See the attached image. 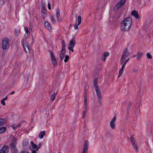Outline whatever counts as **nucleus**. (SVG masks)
Masks as SVG:
<instances>
[{
  "label": "nucleus",
  "mask_w": 153,
  "mask_h": 153,
  "mask_svg": "<svg viewBox=\"0 0 153 153\" xmlns=\"http://www.w3.org/2000/svg\"><path fill=\"white\" fill-rule=\"evenodd\" d=\"M48 8L49 10H51V4L50 3H48Z\"/></svg>",
  "instance_id": "nucleus-48"
},
{
  "label": "nucleus",
  "mask_w": 153,
  "mask_h": 153,
  "mask_svg": "<svg viewBox=\"0 0 153 153\" xmlns=\"http://www.w3.org/2000/svg\"><path fill=\"white\" fill-rule=\"evenodd\" d=\"M45 27L48 30H51V27L50 24L47 22H45L44 24Z\"/></svg>",
  "instance_id": "nucleus-19"
},
{
  "label": "nucleus",
  "mask_w": 153,
  "mask_h": 153,
  "mask_svg": "<svg viewBox=\"0 0 153 153\" xmlns=\"http://www.w3.org/2000/svg\"><path fill=\"white\" fill-rule=\"evenodd\" d=\"M9 148L7 146H4L1 149V153H8Z\"/></svg>",
  "instance_id": "nucleus-9"
},
{
  "label": "nucleus",
  "mask_w": 153,
  "mask_h": 153,
  "mask_svg": "<svg viewBox=\"0 0 153 153\" xmlns=\"http://www.w3.org/2000/svg\"><path fill=\"white\" fill-rule=\"evenodd\" d=\"M69 59V56L67 55H65V59L64 60V61L65 62H68Z\"/></svg>",
  "instance_id": "nucleus-33"
},
{
  "label": "nucleus",
  "mask_w": 153,
  "mask_h": 153,
  "mask_svg": "<svg viewBox=\"0 0 153 153\" xmlns=\"http://www.w3.org/2000/svg\"><path fill=\"white\" fill-rule=\"evenodd\" d=\"M27 152L26 151H22L21 152V153H27Z\"/></svg>",
  "instance_id": "nucleus-55"
},
{
  "label": "nucleus",
  "mask_w": 153,
  "mask_h": 153,
  "mask_svg": "<svg viewBox=\"0 0 153 153\" xmlns=\"http://www.w3.org/2000/svg\"><path fill=\"white\" fill-rule=\"evenodd\" d=\"M130 140L132 143H134V142H135V140L134 139V137H131L130 138Z\"/></svg>",
  "instance_id": "nucleus-37"
},
{
  "label": "nucleus",
  "mask_w": 153,
  "mask_h": 153,
  "mask_svg": "<svg viewBox=\"0 0 153 153\" xmlns=\"http://www.w3.org/2000/svg\"><path fill=\"white\" fill-rule=\"evenodd\" d=\"M131 105H132L131 103V102H129L128 103V106L131 107Z\"/></svg>",
  "instance_id": "nucleus-54"
},
{
  "label": "nucleus",
  "mask_w": 153,
  "mask_h": 153,
  "mask_svg": "<svg viewBox=\"0 0 153 153\" xmlns=\"http://www.w3.org/2000/svg\"><path fill=\"white\" fill-rule=\"evenodd\" d=\"M5 120L4 119H0V126L2 125L4 122Z\"/></svg>",
  "instance_id": "nucleus-35"
},
{
  "label": "nucleus",
  "mask_w": 153,
  "mask_h": 153,
  "mask_svg": "<svg viewBox=\"0 0 153 153\" xmlns=\"http://www.w3.org/2000/svg\"><path fill=\"white\" fill-rule=\"evenodd\" d=\"M131 108V107L128 106L127 109V114H129Z\"/></svg>",
  "instance_id": "nucleus-38"
},
{
  "label": "nucleus",
  "mask_w": 153,
  "mask_h": 153,
  "mask_svg": "<svg viewBox=\"0 0 153 153\" xmlns=\"http://www.w3.org/2000/svg\"><path fill=\"white\" fill-rule=\"evenodd\" d=\"M29 143L28 140L27 139H25L23 141V143Z\"/></svg>",
  "instance_id": "nucleus-40"
},
{
  "label": "nucleus",
  "mask_w": 153,
  "mask_h": 153,
  "mask_svg": "<svg viewBox=\"0 0 153 153\" xmlns=\"http://www.w3.org/2000/svg\"><path fill=\"white\" fill-rule=\"evenodd\" d=\"M41 147L40 144H38L37 145L36 144H31L29 148L31 150H35L38 151Z\"/></svg>",
  "instance_id": "nucleus-7"
},
{
  "label": "nucleus",
  "mask_w": 153,
  "mask_h": 153,
  "mask_svg": "<svg viewBox=\"0 0 153 153\" xmlns=\"http://www.w3.org/2000/svg\"><path fill=\"white\" fill-rule=\"evenodd\" d=\"M20 125L21 124L19 123L16 126H15L14 125H13L12 126L13 129H15L17 128H19V127L20 126Z\"/></svg>",
  "instance_id": "nucleus-28"
},
{
  "label": "nucleus",
  "mask_w": 153,
  "mask_h": 153,
  "mask_svg": "<svg viewBox=\"0 0 153 153\" xmlns=\"http://www.w3.org/2000/svg\"><path fill=\"white\" fill-rule=\"evenodd\" d=\"M94 86L97 95L99 102L100 104L102 101V95L97 81H94Z\"/></svg>",
  "instance_id": "nucleus-2"
},
{
  "label": "nucleus",
  "mask_w": 153,
  "mask_h": 153,
  "mask_svg": "<svg viewBox=\"0 0 153 153\" xmlns=\"http://www.w3.org/2000/svg\"><path fill=\"white\" fill-rule=\"evenodd\" d=\"M10 147L11 152L18 151L15 144H10Z\"/></svg>",
  "instance_id": "nucleus-13"
},
{
  "label": "nucleus",
  "mask_w": 153,
  "mask_h": 153,
  "mask_svg": "<svg viewBox=\"0 0 153 153\" xmlns=\"http://www.w3.org/2000/svg\"><path fill=\"white\" fill-rule=\"evenodd\" d=\"M126 0H121L116 5L114 9L117 10L120 8L122 7L125 3Z\"/></svg>",
  "instance_id": "nucleus-5"
},
{
  "label": "nucleus",
  "mask_w": 153,
  "mask_h": 153,
  "mask_svg": "<svg viewBox=\"0 0 153 153\" xmlns=\"http://www.w3.org/2000/svg\"><path fill=\"white\" fill-rule=\"evenodd\" d=\"M132 21L131 17L124 19L121 24V30L123 31H128L130 28Z\"/></svg>",
  "instance_id": "nucleus-1"
},
{
  "label": "nucleus",
  "mask_w": 153,
  "mask_h": 153,
  "mask_svg": "<svg viewBox=\"0 0 153 153\" xmlns=\"http://www.w3.org/2000/svg\"><path fill=\"white\" fill-rule=\"evenodd\" d=\"M61 44L62 45V49L64 50V49H65V44L64 40H62L61 42Z\"/></svg>",
  "instance_id": "nucleus-26"
},
{
  "label": "nucleus",
  "mask_w": 153,
  "mask_h": 153,
  "mask_svg": "<svg viewBox=\"0 0 153 153\" xmlns=\"http://www.w3.org/2000/svg\"><path fill=\"white\" fill-rule=\"evenodd\" d=\"M3 100H7V96H6V97H5V98H4L3 99Z\"/></svg>",
  "instance_id": "nucleus-58"
},
{
  "label": "nucleus",
  "mask_w": 153,
  "mask_h": 153,
  "mask_svg": "<svg viewBox=\"0 0 153 153\" xmlns=\"http://www.w3.org/2000/svg\"><path fill=\"white\" fill-rule=\"evenodd\" d=\"M50 18L53 24H55L56 23V21L52 15L50 16Z\"/></svg>",
  "instance_id": "nucleus-24"
},
{
  "label": "nucleus",
  "mask_w": 153,
  "mask_h": 153,
  "mask_svg": "<svg viewBox=\"0 0 153 153\" xmlns=\"http://www.w3.org/2000/svg\"><path fill=\"white\" fill-rule=\"evenodd\" d=\"M21 42L25 52L27 53H30V48L27 41L25 39H22Z\"/></svg>",
  "instance_id": "nucleus-3"
},
{
  "label": "nucleus",
  "mask_w": 153,
  "mask_h": 153,
  "mask_svg": "<svg viewBox=\"0 0 153 153\" xmlns=\"http://www.w3.org/2000/svg\"><path fill=\"white\" fill-rule=\"evenodd\" d=\"M11 153H18V151L17 152H12Z\"/></svg>",
  "instance_id": "nucleus-61"
},
{
  "label": "nucleus",
  "mask_w": 153,
  "mask_h": 153,
  "mask_svg": "<svg viewBox=\"0 0 153 153\" xmlns=\"http://www.w3.org/2000/svg\"><path fill=\"white\" fill-rule=\"evenodd\" d=\"M125 65H124V64H123V65H122V67H121V68L122 69H123L124 70V69Z\"/></svg>",
  "instance_id": "nucleus-52"
},
{
  "label": "nucleus",
  "mask_w": 153,
  "mask_h": 153,
  "mask_svg": "<svg viewBox=\"0 0 153 153\" xmlns=\"http://www.w3.org/2000/svg\"><path fill=\"white\" fill-rule=\"evenodd\" d=\"M116 117L115 116H114L113 117V119L111 120V121L110 122H113L115 123V122L116 120Z\"/></svg>",
  "instance_id": "nucleus-42"
},
{
  "label": "nucleus",
  "mask_w": 153,
  "mask_h": 153,
  "mask_svg": "<svg viewBox=\"0 0 153 153\" xmlns=\"http://www.w3.org/2000/svg\"><path fill=\"white\" fill-rule=\"evenodd\" d=\"M123 69H122L121 68V69L120 70V71H119V75L118 76V78H119L122 75L123 73Z\"/></svg>",
  "instance_id": "nucleus-25"
},
{
  "label": "nucleus",
  "mask_w": 153,
  "mask_h": 153,
  "mask_svg": "<svg viewBox=\"0 0 153 153\" xmlns=\"http://www.w3.org/2000/svg\"><path fill=\"white\" fill-rule=\"evenodd\" d=\"M86 90L85 89V93H86ZM84 97L85 98H85L86 97H87V96H86V94H85L84 95Z\"/></svg>",
  "instance_id": "nucleus-53"
},
{
  "label": "nucleus",
  "mask_w": 153,
  "mask_h": 153,
  "mask_svg": "<svg viewBox=\"0 0 153 153\" xmlns=\"http://www.w3.org/2000/svg\"><path fill=\"white\" fill-rule=\"evenodd\" d=\"M86 101H87V98H85V99H84V102H87Z\"/></svg>",
  "instance_id": "nucleus-62"
},
{
  "label": "nucleus",
  "mask_w": 153,
  "mask_h": 153,
  "mask_svg": "<svg viewBox=\"0 0 153 153\" xmlns=\"http://www.w3.org/2000/svg\"><path fill=\"white\" fill-rule=\"evenodd\" d=\"M60 10L59 8H57L56 10V17L58 22H60L62 20V19L60 17Z\"/></svg>",
  "instance_id": "nucleus-11"
},
{
  "label": "nucleus",
  "mask_w": 153,
  "mask_h": 153,
  "mask_svg": "<svg viewBox=\"0 0 153 153\" xmlns=\"http://www.w3.org/2000/svg\"><path fill=\"white\" fill-rule=\"evenodd\" d=\"M86 110H85L84 111L83 113V116H82V118H84L85 117L86 114Z\"/></svg>",
  "instance_id": "nucleus-47"
},
{
  "label": "nucleus",
  "mask_w": 153,
  "mask_h": 153,
  "mask_svg": "<svg viewBox=\"0 0 153 153\" xmlns=\"http://www.w3.org/2000/svg\"><path fill=\"white\" fill-rule=\"evenodd\" d=\"M109 55V53L107 52L106 51L102 55V60L105 62V60H106V57Z\"/></svg>",
  "instance_id": "nucleus-14"
},
{
  "label": "nucleus",
  "mask_w": 153,
  "mask_h": 153,
  "mask_svg": "<svg viewBox=\"0 0 153 153\" xmlns=\"http://www.w3.org/2000/svg\"><path fill=\"white\" fill-rule=\"evenodd\" d=\"M25 37L26 39H28L30 37V33H25Z\"/></svg>",
  "instance_id": "nucleus-31"
},
{
  "label": "nucleus",
  "mask_w": 153,
  "mask_h": 153,
  "mask_svg": "<svg viewBox=\"0 0 153 153\" xmlns=\"http://www.w3.org/2000/svg\"><path fill=\"white\" fill-rule=\"evenodd\" d=\"M76 21L78 22V25H80L81 22V16H79L78 17V19L76 20Z\"/></svg>",
  "instance_id": "nucleus-27"
},
{
  "label": "nucleus",
  "mask_w": 153,
  "mask_h": 153,
  "mask_svg": "<svg viewBox=\"0 0 153 153\" xmlns=\"http://www.w3.org/2000/svg\"><path fill=\"white\" fill-rule=\"evenodd\" d=\"M57 94V93H55L52 94L50 100L52 101H53L56 98V95Z\"/></svg>",
  "instance_id": "nucleus-21"
},
{
  "label": "nucleus",
  "mask_w": 153,
  "mask_h": 153,
  "mask_svg": "<svg viewBox=\"0 0 153 153\" xmlns=\"http://www.w3.org/2000/svg\"><path fill=\"white\" fill-rule=\"evenodd\" d=\"M75 37L71 40L70 42L68 44V47H71V48H74L76 44V42L74 40Z\"/></svg>",
  "instance_id": "nucleus-8"
},
{
  "label": "nucleus",
  "mask_w": 153,
  "mask_h": 153,
  "mask_svg": "<svg viewBox=\"0 0 153 153\" xmlns=\"http://www.w3.org/2000/svg\"><path fill=\"white\" fill-rule=\"evenodd\" d=\"M130 57L127 60H126L125 61V62H124V63H123V64H124V65H126V63L128 62V61H129L130 59Z\"/></svg>",
  "instance_id": "nucleus-46"
},
{
  "label": "nucleus",
  "mask_w": 153,
  "mask_h": 153,
  "mask_svg": "<svg viewBox=\"0 0 153 153\" xmlns=\"http://www.w3.org/2000/svg\"><path fill=\"white\" fill-rule=\"evenodd\" d=\"M65 55V54H60V59L61 60H62L64 58V56Z\"/></svg>",
  "instance_id": "nucleus-39"
},
{
  "label": "nucleus",
  "mask_w": 153,
  "mask_h": 153,
  "mask_svg": "<svg viewBox=\"0 0 153 153\" xmlns=\"http://www.w3.org/2000/svg\"><path fill=\"white\" fill-rule=\"evenodd\" d=\"M126 58H125L123 56H121L120 60V62H121V64L122 65L123 64V63L124 61V60Z\"/></svg>",
  "instance_id": "nucleus-30"
},
{
  "label": "nucleus",
  "mask_w": 153,
  "mask_h": 153,
  "mask_svg": "<svg viewBox=\"0 0 153 153\" xmlns=\"http://www.w3.org/2000/svg\"><path fill=\"white\" fill-rule=\"evenodd\" d=\"M66 52L65 49H64V50H63V49H62L61 51L60 52V54H65V53Z\"/></svg>",
  "instance_id": "nucleus-32"
},
{
  "label": "nucleus",
  "mask_w": 153,
  "mask_h": 153,
  "mask_svg": "<svg viewBox=\"0 0 153 153\" xmlns=\"http://www.w3.org/2000/svg\"><path fill=\"white\" fill-rule=\"evenodd\" d=\"M17 140V139L16 137H13L12 140V142L11 143H16V141Z\"/></svg>",
  "instance_id": "nucleus-29"
},
{
  "label": "nucleus",
  "mask_w": 153,
  "mask_h": 153,
  "mask_svg": "<svg viewBox=\"0 0 153 153\" xmlns=\"http://www.w3.org/2000/svg\"><path fill=\"white\" fill-rule=\"evenodd\" d=\"M1 102L2 105H5V104L4 102V100L2 99L1 100Z\"/></svg>",
  "instance_id": "nucleus-44"
},
{
  "label": "nucleus",
  "mask_w": 153,
  "mask_h": 153,
  "mask_svg": "<svg viewBox=\"0 0 153 153\" xmlns=\"http://www.w3.org/2000/svg\"><path fill=\"white\" fill-rule=\"evenodd\" d=\"M24 28L25 31H26V33H30L29 31H28V27H25Z\"/></svg>",
  "instance_id": "nucleus-41"
},
{
  "label": "nucleus",
  "mask_w": 153,
  "mask_h": 153,
  "mask_svg": "<svg viewBox=\"0 0 153 153\" xmlns=\"http://www.w3.org/2000/svg\"><path fill=\"white\" fill-rule=\"evenodd\" d=\"M132 146L136 152H138L139 151V149L140 147L139 144H132Z\"/></svg>",
  "instance_id": "nucleus-17"
},
{
  "label": "nucleus",
  "mask_w": 153,
  "mask_h": 153,
  "mask_svg": "<svg viewBox=\"0 0 153 153\" xmlns=\"http://www.w3.org/2000/svg\"><path fill=\"white\" fill-rule=\"evenodd\" d=\"M32 153H37L36 151H37L35 150H31Z\"/></svg>",
  "instance_id": "nucleus-51"
},
{
  "label": "nucleus",
  "mask_w": 153,
  "mask_h": 153,
  "mask_svg": "<svg viewBox=\"0 0 153 153\" xmlns=\"http://www.w3.org/2000/svg\"><path fill=\"white\" fill-rule=\"evenodd\" d=\"M74 48H71V47H68V49L70 51H71L72 52L74 51Z\"/></svg>",
  "instance_id": "nucleus-45"
},
{
  "label": "nucleus",
  "mask_w": 153,
  "mask_h": 153,
  "mask_svg": "<svg viewBox=\"0 0 153 153\" xmlns=\"http://www.w3.org/2000/svg\"><path fill=\"white\" fill-rule=\"evenodd\" d=\"M88 149V144H84L82 153H87Z\"/></svg>",
  "instance_id": "nucleus-18"
},
{
  "label": "nucleus",
  "mask_w": 153,
  "mask_h": 153,
  "mask_svg": "<svg viewBox=\"0 0 153 153\" xmlns=\"http://www.w3.org/2000/svg\"><path fill=\"white\" fill-rule=\"evenodd\" d=\"M6 128L4 127H0V133H3L6 130Z\"/></svg>",
  "instance_id": "nucleus-23"
},
{
  "label": "nucleus",
  "mask_w": 153,
  "mask_h": 153,
  "mask_svg": "<svg viewBox=\"0 0 153 153\" xmlns=\"http://www.w3.org/2000/svg\"><path fill=\"white\" fill-rule=\"evenodd\" d=\"M41 13L42 16L44 19L45 18L47 15V14L46 13V11L45 8H42Z\"/></svg>",
  "instance_id": "nucleus-15"
},
{
  "label": "nucleus",
  "mask_w": 153,
  "mask_h": 153,
  "mask_svg": "<svg viewBox=\"0 0 153 153\" xmlns=\"http://www.w3.org/2000/svg\"><path fill=\"white\" fill-rule=\"evenodd\" d=\"M97 78H96L95 79V80H94V81H97Z\"/></svg>",
  "instance_id": "nucleus-64"
},
{
  "label": "nucleus",
  "mask_w": 153,
  "mask_h": 153,
  "mask_svg": "<svg viewBox=\"0 0 153 153\" xmlns=\"http://www.w3.org/2000/svg\"><path fill=\"white\" fill-rule=\"evenodd\" d=\"M110 125L112 129H114L115 128V123L110 122Z\"/></svg>",
  "instance_id": "nucleus-22"
},
{
  "label": "nucleus",
  "mask_w": 153,
  "mask_h": 153,
  "mask_svg": "<svg viewBox=\"0 0 153 153\" xmlns=\"http://www.w3.org/2000/svg\"><path fill=\"white\" fill-rule=\"evenodd\" d=\"M4 0H0V7H2V6L4 4Z\"/></svg>",
  "instance_id": "nucleus-36"
},
{
  "label": "nucleus",
  "mask_w": 153,
  "mask_h": 153,
  "mask_svg": "<svg viewBox=\"0 0 153 153\" xmlns=\"http://www.w3.org/2000/svg\"><path fill=\"white\" fill-rule=\"evenodd\" d=\"M9 39L8 38H5L3 40L2 48L3 50L9 48Z\"/></svg>",
  "instance_id": "nucleus-4"
},
{
  "label": "nucleus",
  "mask_w": 153,
  "mask_h": 153,
  "mask_svg": "<svg viewBox=\"0 0 153 153\" xmlns=\"http://www.w3.org/2000/svg\"><path fill=\"white\" fill-rule=\"evenodd\" d=\"M78 25V24H76L74 25V29L76 30L78 28V25Z\"/></svg>",
  "instance_id": "nucleus-43"
},
{
  "label": "nucleus",
  "mask_w": 153,
  "mask_h": 153,
  "mask_svg": "<svg viewBox=\"0 0 153 153\" xmlns=\"http://www.w3.org/2000/svg\"><path fill=\"white\" fill-rule=\"evenodd\" d=\"M15 93V91H13L10 94V95H12V94H14Z\"/></svg>",
  "instance_id": "nucleus-57"
},
{
  "label": "nucleus",
  "mask_w": 153,
  "mask_h": 153,
  "mask_svg": "<svg viewBox=\"0 0 153 153\" xmlns=\"http://www.w3.org/2000/svg\"><path fill=\"white\" fill-rule=\"evenodd\" d=\"M88 143V141H87V140H85L84 141V143L86 144V143Z\"/></svg>",
  "instance_id": "nucleus-59"
},
{
  "label": "nucleus",
  "mask_w": 153,
  "mask_h": 153,
  "mask_svg": "<svg viewBox=\"0 0 153 153\" xmlns=\"http://www.w3.org/2000/svg\"><path fill=\"white\" fill-rule=\"evenodd\" d=\"M45 3L42 1V5H41V7H42V8H44L45 7Z\"/></svg>",
  "instance_id": "nucleus-49"
},
{
  "label": "nucleus",
  "mask_w": 153,
  "mask_h": 153,
  "mask_svg": "<svg viewBox=\"0 0 153 153\" xmlns=\"http://www.w3.org/2000/svg\"><path fill=\"white\" fill-rule=\"evenodd\" d=\"M143 53L142 52H138L137 54L131 57H137V60H139L140 58L142 57Z\"/></svg>",
  "instance_id": "nucleus-10"
},
{
  "label": "nucleus",
  "mask_w": 153,
  "mask_h": 153,
  "mask_svg": "<svg viewBox=\"0 0 153 153\" xmlns=\"http://www.w3.org/2000/svg\"><path fill=\"white\" fill-rule=\"evenodd\" d=\"M130 54V53L127 50V48H126L123 51L122 56L125 58H126L127 57L129 56Z\"/></svg>",
  "instance_id": "nucleus-12"
},
{
  "label": "nucleus",
  "mask_w": 153,
  "mask_h": 153,
  "mask_svg": "<svg viewBox=\"0 0 153 153\" xmlns=\"http://www.w3.org/2000/svg\"><path fill=\"white\" fill-rule=\"evenodd\" d=\"M131 14L132 16H134L135 18L137 19H138L139 18V16L138 15V13L137 11L136 10H134L131 12Z\"/></svg>",
  "instance_id": "nucleus-16"
},
{
  "label": "nucleus",
  "mask_w": 153,
  "mask_h": 153,
  "mask_svg": "<svg viewBox=\"0 0 153 153\" xmlns=\"http://www.w3.org/2000/svg\"><path fill=\"white\" fill-rule=\"evenodd\" d=\"M15 34L16 36H18L19 35V32L18 31H16Z\"/></svg>",
  "instance_id": "nucleus-56"
},
{
  "label": "nucleus",
  "mask_w": 153,
  "mask_h": 153,
  "mask_svg": "<svg viewBox=\"0 0 153 153\" xmlns=\"http://www.w3.org/2000/svg\"><path fill=\"white\" fill-rule=\"evenodd\" d=\"M147 58L149 59H151L152 58V56L149 53H148L146 54Z\"/></svg>",
  "instance_id": "nucleus-34"
},
{
  "label": "nucleus",
  "mask_w": 153,
  "mask_h": 153,
  "mask_svg": "<svg viewBox=\"0 0 153 153\" xmlns=\"http://www.w3.org/2000/svg\"><path fill=\"white\" fill-rule=\"evenodd\" d=\"M137 69H134L133 70V72L134 73H135L137 72Z\"/></svg>",
  "instance_id": "nucleus-50"
},
{
  "label": "nucleus",
  "mask_w": 153,
  "mask_h": 153,
  "mask_svg": "<svg viewBox=\"0 0 153 153\" xmlns=\"http://www.w3.org/2000/svg\"><path fill=\"white\" fill-rule=\"evenodd\" d=\"M84 105L85 106H87V102H84Z\"/></svg>",
  "instance_id": "nucleus-60"
},
{
  "label": "nucleus",
  "mask_w": 153,
  "mask_h": 153,
  "mask_svg": "<svg viewBox=\"0 0 153 153\" xmlns=\"http://www.w3.org/2000/svg\"><path fill=\"white\" fill-rule=\"evenodd\" d=\"M49 52L51 55V61L54 66L57 64V62L55 56L53 52L51 51H50Z\"/></svg>",
  "instance_id": "nucleus-6"
},
{
  "label": "nucleus",
  "mask_w": 153,
  "mask_h": 153,
  "mask_svg": "<svg viewBox=\"0 0 153 153\" xmlns=\"http://www.w3.org/2000/svg\"><path fill=\"white\" fill-rule=\"evenodd\" d=\"M87 108V106H85V107L84 108V109H85V110Z\"/></svg>",
  "instance_id": "nucleus-63"
},
{
  "label": "nucleus",
  "mask_w": 153,
  "mask_h": 153,
  "mask_svg": "<svg viewBox=\"0 0 153 153\" xmlns=\"http://www.w3.org/2000/svg\"><path fill=\"white\" fill-rule=\"evenodd\" d=\"M45 134V131H42L39 133V137L41 139L43 138L44 135Z\"/></svg>",
  "instance_id": "nucleus-20"
}]
</instances>
